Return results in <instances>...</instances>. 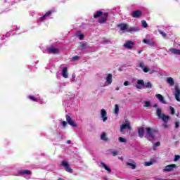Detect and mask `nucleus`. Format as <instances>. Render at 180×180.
Masks as SVG:
<instances>
[{
	"label": "nucleus",
	"mask_w": 180,
	"mask_h": 180,
	"mask_svg": "<svg viewBox=\"0 0 180 180\" xmlns=\"http://www.w3.org/2000/svg\"><path fill=\"white\" fill-rule=\"evenodd\" d=\"M49 53H52V54H58L60 53V51L58 49L54 47V46H51L47 49Z\"/></svg>",
	"instance_id": "9"
},
{
	"label": "nucleus",
	"mask_w": 180,
	"mask_h": 180,
	"mask_svg": "<svg viewBox=\"0 0 180 180\" xmlns=\"http://www.w3.org/2000/svg\"><path fill=\"white\" fill-rule=\"evenodd\" d=\"M58 180H64L63 178H59Z\"/></svg>",
	"instance_id": "54"
},
{
	"label": "nucleus",
	"mask_w": 180,
	"mask_h": 180,
	"mask_svg": "<svg viewBox=\"0 0 180 180\" xmlns=\"http://www.w3.org/2000/svg\"><path fill=\"white\" fill-rule=\"evenodd\" d=\"M146 130V133L148 136H153V133H157V129L147 127L144 128L143 127H141L138 128V134L139 136H144V131Z\"/></svg>",
	"instance_id": "1"
},
{
	"label": "nucleus",
	"mask_w": 180,
	"mask_h": 180,
	"mask_svg": "<svg viewBox=\"0 0 180 180\" xmlns=\"http://www.w3.org/2000/svg\"><path fill=\"white\" fill-rule=\"evenodd\" d=\"M139 65L141 68H144V63L143 62H141Z\"/></svg>",
	"instance_id": "42"
},
{
	"label": "nucleus",
	"mask_w": 180,
	"mask_h": 180,
	"mask_svg": "<svg viewBox=\"0 0 180 180\" xmlns=\"http://www.w3.org/2000/svg\"><path fill=\"white\" fill-rule=\"evenodd\" d=\"M159 32L162 34V36L163 37H165L167 36V34H165V32H162V31H159Z\"/></svg>",
	"instance_id": "41"
},
{
	"label": "nucleus",
	"mask_w": 180,
	"mask_h": 180,
	"mask_svg": "<svg viewBox=\"0 0 180 180\" xmlns=\"http://www.w3.org/2000/svg\"><path fill=\"white\" fill-rule=\"evenodd\" d=\"M143 86H145V88L151 89L153 88V84H151V82H148L147 83L144 84Z\"/></svg>",
	"instance_id": "26"
},
{
	"label": "nucleus",
	"mask_w": 180,
	"mask_h": 180,
	"mask_svg": "<svg viewBox=\"0 0 180 180\" xmlns=\"http://www.w3.org/2000/svg\"><path fill=\"white\" fill-rule=\"evenodd\" d=\"M66 143H67V144H71V140H68V141H66Z\"/></svg>",
	"instance_id": "47"
},
{
	"label": "nucleus",
	"mask_w": 180,
	"mask_h": 180,
	"mask_svg": "<svg viewBox=\"0 0 180 180\" xmlns=\"http://www.w3.org/2000/svg\"><path fill=\"white\" fill-rule=\"evenodd\" d=\"M156 180H167V179H157Z\"/></svg>",
	"instance_id": "53"
},
{
	"label": "nucleus",
	"mask_w": 180,
	"mask_h": 180,
	"mask_svg": "<svg viewBox=\"0 0 180 180\" xmlns=\"http://www.w3.org/2000/svg\"><path fill=\"white\" fill-rule=\"evenodd\" d=\"M66 121L70 124V126H72V127H77L78 125L77 124V122L70 115H66Z\"/></svg>",
	"instance_id": "6"
},
{
	"label": "nucleus",
	"mask_w": 180,
	"mask_h": 180,
	"mask_svg": "<svg viewBox=\"0 0 180 180\" xmlns=\"http://www.w3.org/2000/svg\"><path fill=\"white\" fill-rule=\"evenodd\" d=\"M131 162V163H130ZM130 162H127L126 165L128 167H131V169H136V162L134 160H130Z\"/></svg>",
	"instance_id": "18"
},
{
	"label": "nucleus",
	"mask_w": 180,
	"mask_h": 180,
	"mask_svg": "<svg viewBox=\"0 0 180 180\" xmlns=\"http://www.w3.org/2000/svg\"><path fill=\"white\" fill-rule=\"evenodd\" d=\"M160 146H161V143L158 141L153 145V147L154 148H156V147H160Z\"/></svg>",
	"instance_id": "35"
},
{
	"label": "nucleus",
	"mask_w": 180,
	"mask_h": 180,
	"mask_svg": "<svg viewBox=\"0 0 180 180\" xmlns=\"http://www.w3.org/2000/svg\"><path fill=\"white\" fill-rule=\"evenodd\" d=\"M179 158H180V155H174V161L176 162V161H178V160H179Z\"/></svg>",
	"instance_id": "37"
},
{
	"label": "nucleus",
	"mask_w": 180,
	"mask_h": 180,
	"mask_svg": "<svg viewBox=\"0 0 180 180\" xmlns=\"http://www.w3.org/2000/svg\"><path fill=\"white\" fill-rule=\"evenodd\" d=\"M101 136H106V134H105V132H103V133L101 134Z\"/></svg>",
	"instance_id": "51"
},
{
	"label": "nucleus",
	"mask_w": 180,
	"mask_h": 180,
	"mask_svg": "<svg viewBox=\"0 0 180 180\" xmlns=\"http://www.w3.org/2000/svg\"><path fill=\"white\" fill-rule=\"evenodd\" d=\"M101 140H103V141H108L109 139L106 136H101Z\"/></svg>",
	"instance_id": "29"
},
{
	"label": "nucleus",
	"mask_w": 180,
	"mask_h": 180,
	"mask_svg": "<svg viewBox=\"0 0 180 180\" xmlns=\"http://www.w3.org/2000/svg\"><path fill=\"white\" fill-rule=\"evenodd\" d=\"M170 111H171V114L172 115H175V109L173 108V107L170 106L169 107Z\"/></svg>",
	"instance_id": "34"
},
{
	"label": "nucleus",
	"mask_w": 180,
	"mask_h": 180,
	"mask_svg": "<svg viewBox=\"0 0 180 180\" xmlns=\"http://www.w3.org/2000/svg\"><path fill=\"white\" fill-rule=\"evenodd\" d=\"M143 42L145 43V44H148L149 46H151L152 47H154L155 46V43L151 39H143Z\"/></svg>",
	"instance_id": "16"
},
{
	"label": "nucleus",
	"mask_w": 180,
	"mask_h": 180,
	"mask_svg": "<svg viewBox=\"0 0 180 180\" xmlns=\"http://www.w3.org/2000/svg\"><path fill=\"white\" fill-rule=\"evenodd\" d=\"M72 78H75V75H72Z\"/></svg>",
	"instance_id": "55"
},
{
	"label": "nucleus",
	"mask_w": 180,
	"mask_h": 180,
	"mask_svg": "<svg viewBox=\"0 0 180 180\" xmlns=\"http://www.w3.org/2000/svg\"><path fill=\"white\" fill-rule=\"evenodd\" d=\"M124 86H127L129 85V82L128 81H125L124 82Z\"/></svg>",
	"instance_id": "46"
},
{
	"label": "nucleus",
	"mask_w": 180,
	"mask_h": 180,
	"mask_svg": "<svg viewBox=\"0 0 180 180\" xmlns=\"http://www.w3.org/2000/svg\"><path fill=\"white\" fill-rule=\"evenodd\" d=\"M30 99H31V101H34V102H37V98H34L33 96H30Z\"/></svg>",
	"instance_id": "38"
},
{
	"label": "nucleus",
	"mask_w": 180,
	"mask_h": 180,
	"mask_svg": "<svg viewBox=\"0 0 180 180\" xmlns=\"http://www.w3.org/2000/svg\"><path fill=\"white\" fill-rule=\"evenodd\" d=\"M169 51L172 54H175L176 56H180V49H176L171 48V49H169Z\"/></svg>",
	"instance_id": "17"
},
{
	"label": "nucleus",
	"mask_w": 180,
	"mask_h": 180,
	"mask_svg": "<svg viewBox=\"0 0 180 180\" xmlns=\"http://www.w3.org/2000/svg\"><path fill=\"white\" fill-rule=\"evenodd\" d=\"M81 47L82 49H86V44H82Z\"/></svg>",
	"instance_id": "43"
},
{
	"label": "nucleus",
	"mask_w": 180,
	"mask_h": 180,
	"mask_svg": "<svg viewBox=\"0 0 180 180\" xmlns=\"http://www.w3.org/2000/svg\"><path fill=\"white\" fill-rule=\"evenodd\" d=\"M111 154H112V157H116V155H117V151H116V150L112 151Z\"/></svg>",
	"instance_id": "39"
},
{
	"label": "nucleus",
	"mask_w": 180,
	"mask_h": 180,
	"mask_svg": "<svg viewBox=\"0 0 180 180\" xmlns=\"http://www.w3.org/2000/svg\"><path fill=\"white\" fill-rule=\"evenodd\" d=\"M62 165L65 167V171H67V172H70V174H72V169L70 168V165H68V162H62Z\"/></svg>",
	"instance_id": "12"
},
{
	"label": "nucleus",
	"mask_w": 180,
	"mask_h": 180,
	"mask_svg": "<svg viewBox=\"0 0 180 180\" xmlns=\"http://www.w3.org/2000/svg\"><path fill=\"white\" fill-rule=\"evenodd\" d=\"M120 130L122 134H124L126 131L129 132L131 131V124L130 121L129 120H125L124 122L121 124Z\"/></svg>",
	"instance_id": "4"
},
{
	"label": "nucleus",
	"mask_w": 180,
	"mask_h": 180,
	"mask_svg": "<svg viewBox=\"0 0 180 180\" xmlns=\"http://www.w3.org/2000/svg\"><path fill=\"white\" fill-rule=\"evenodd\" d=\"M116 91H119V88H117V89H116Z\"/></svg>",
	"instance_id": "56"
},
{
	"label": "nucleus",
	"mask_w": 180,
	"mask_h": 180,
	"mask_svg": "<svg viewBox=\"0 0 180 180\" xmlns=\"http://www.w3.org/2000/svg\"><path fill=\"white\" fill-rule=\"evenodd\" d=\"M77 37H79V40H84V35L81 33V31L77 32Z\"/></svg>",
	"instance_id": "25"
},
{
	"label": "nucleus",
	"mask_w": 180,
	"mask_h": 180,
	"mask_svg": "<svg viewBox=\"0 0 180 180\" xmlns=\"http://www.w3.org/2000/svg\"><path fill=\"white\" fill-rule=\"evenodd\" d=\"M142 52H143V50L138 51L139 54H141Z\"/></svg>",
	"instance_id": "50"
},
{
	"label": "nucleus",
	"mask_w": 180,
	"mask_h": 180,
	"mask_svg": "<svg viewBox=\"0 0 180 180\" xmlns=\"http://www.w3.org/2000/svg\"><path fill=\"white\" fill-rule=\"evenodd\" d=\"M109 14L108 13H104L102 11H97L94 15V18L96 19L97 18H101L98 20L99 23H105L108 19V16Z\"/></svg>",
	"instance_id": "5"
},
{
	"label": "nucleus",
	"mask_w": 180,
	"mask_h": 180,
	"mask_svg": "<svg viewBox=\"0 0 180 180\" xmlns=\"http://www.w3.org/2000/svg\"><path fill=\"white\" fill-rule=\"evenodd\" d=\"M53 12H54V11L51 10V11H48L46 13H45V15H44L42 17H41V18H40L41 22H43L46 19V18H49V16L50 15H51L53 13Z\"/></svg>",
	"instance_id": "15"
},
{
	"label": "nucleus",
	"mask_w": 180,
	"mask_h": 180,
	"mask_svg": "<svg viewBox=\"0 0 180 180\" xmlns=\"http://www.w3.org/2000/svg\"><path fill=\"white\" fill-rule=\"evenodd\" d=\"M136 88H138V89H141V86L139 85L136 86Z\"/></svg>",
	"instance_id": "49"
},
{
	"label": "nucleus",
	"mask_w": 180,
	"mask_h": 180,
	"mask_svg": "<svg viewBox=\"0 0 180 180\" xmlns=\"http://www.w3.org/2000/svg\"><path fill=\"white\" fill-rule=\"evenodd\" d=\"M79 56H75L72 58V61H77V60H79Z\"/></svg>",
	"instance_id": "40"
},
{
	"label": "nucleus",
	"mask_w": 180,
	"mask_h": 180,
	"mask_svg": "<svg viewBox=\"0 0 180 180\" xmlns=\"http://www.w3.org/2000/svg\"><path fill=\"white\" fill-rule=\"evenodd\" d=\"M114 113L115 115H119V105L116 104L115 105V110H114Z\"/></svg>",
	"instance_id": "27"
},
{
	"label": "nucleus",
	"mask_w": 180,
	"mask_h": 180,
	"mask_svg": "<svg viewBox=\"0 0 180 180\" xmlns=\"http://www.w3.org/2000/svg\"><path fill=\"white\" fill-rule=\"evenodd\" d=\"M143 103V108H150L151 106V101H144Z\"/></svg>",
	"instance_id": "24"
},
{
	"label": "nucleus",
	"mask_w": 180,
	"mask_h": 180,
	"mask_svg": "<svg viewBox=\"0 0 180 180\" xmlns=\"http://www.w3.org/2000/svg\"><path fill=\"white\" fill-rule=\"evenodd\" d=\"M62 76L63 78H68V70L66 67L63 68L62 70Z\"/></svg>",
	"instance_id": "20"
},
{
	"label": "nucleus",
	"mask_w": 180,
	"mask_h": 180,
	"mask_svg": "<svg viewBox=\"0 0 180 180\" xmlns=\"http://www.w3.org/2000/svg\"><path fill=\"white\" fill-rule=\"evenodd\" d=\"M101 118L103 119V122H106L108 120V112L105 109H102L101 111Z\"/></svg>",
	"instance_id": "11"
},
{
	"label": "nucleus",
	"mask_w": 180,
	"mask_h": 180,
	"mask_svg": "<svg viewBox=\"0 0 180 180\" xmlns=\"http://www.w3.org/2000/svg\"><path fill=\"white\" fill-rule=\"evenodd\" d=\"M133 46H134V42L131 41H127L124 44V46L126 49H129V50H131L133 49Z\"/></svg>",
	"instance_id": "13"
},
{
	"label": "nucleus",
	"mask_w": 180,
	"mask_h": 180,
	"mask_svg": "<svg viewBox=\"0 0 180 180\" xmlns=\"http://www.w3.org/2000/svg\"><path fill=\"white\" fill-rule=\"evenodd\" d=\"M141 23H142V27H148V25L147 24V22H146V20H143L141 21Z\"/></svg>",
	"instance_id": "28"
},
{
	"label": "nucleus",
	"mask_w": 180,
	"mask_h": 180,
	"mask_svg": "<svg viewBox=\"0 0 180 180\" xmlns=\"http://www.w3.org/2000/svg\"><path fill=\"white\" fill-rule=\"evenodd\" d=\"M155 136H146L147 140H149V141H153L154 140Z\"/></svg>",
	"instance_id": "30"
},
{
	"label": "nucleus",
	"mask_w": 180,
	"mask_h": 180,
	"mask_svg": "<svg viewBox=\"0 0 180 180\" xmlns=\"http://www.w3.org/2000/svg\"><path fill=\"white\" fill-rule=\"evenodd\" d=\"M141 15V11H140V10H137L131 13L132 18H140Z\"/></svg>",
	"instance_id": "14"
},
{
	"label": "nucleus",
	"mask_w": 180,
	"mask_h": 180,
	"mask_svg": "<svg viewBox=\"0 0 180 180\" xmlns=\"http://www.w3.org/2000/svg\"><path fill=\"white\" fill-rule=\"evenodd\" d=\"M62 126L63 127H65V126H67V122H65V121L62 122Z\"/></svg>",
	"instance_id": "44"
},
{
	"label": "nucleus",
	"mask_w": 180,
	"mask_h": 180,
	"mask_svg": "<svg viewBox=\"0 0 180 180\" xmlns=\"http://www.w3.org/2000/svg\"><path fill=\"white\" fill-rule=\"evenodd\" d=\"M143 72H148V71H150V68L145 67L143 68Z\"/></svg>",
	"instance_id": "36"
},
{
	"label": "nucleus",
	"mask_w": 180,
	"mask_h": 180,
	"mask_svg": "<svg viewBox=\"0 0 180 180\" xmlns=\"http://www.w3.org/2000/svg\"><path fill=\"white\" fill-rule=\"evenodd\" d=\"M20 175H32V172L30 170L22 169L19 171Z\"/></svg>",
	"instance_id": "19"
},
{
	"label": "nucleus",
	"mask_w": 180,
	"mask_h": 180,
	"mask_svg": "<svg viewBox=\"0 0 180 180\" xmlns=\"http://www.w3.org/2000/svg\"><path fill=\"white\" fill-rule=\"evenodd\" d=\"M167 82L170 86H174L175 85V82L172 77H168L167 79Z\"/></svg>",
	"instance_id": "22"
},
{
	"label": "nucleus",
	"mask_w": 180,
	"mask_h": 180,
	"mask_svg": "<svg viewBox=\"0 0 180 180\" xmlns=\"http://www.w3.org/2000/svg\"><path fill=\"white\" fill-rule=\"evenodd\" d=\"M158 104L155 103L153 105V108H158Z\"/></svg>",
	"instance_id": "48"
},
{
	"label": "nucleus",
	"mask_w": 180,
	"mask_h": 180,
	"mask_svg": "<svg viewBox=\"0 0 180 180\" xmlns=\"http://www.w3.org/2000/svg\"><path fill=\"white\" fill-rule=\"evenodd\" d=\"M175 127L178 129L179 127V122H175Z\"/></svg>",
	"instance_id": "45"
},
{
	"label": "nucleus",
	"mask_w": 180,
	"mask_h": 180,
	"mask_svg": "<svg viewBox=\"0 0 180 180\" xmlns=\"http://www.w3.org/2000/svg\"><path fill=\"white\" fill-rule=\"evenodd\" d=\"M156 115L159 119H162L165 123L163 124V126L165 127H167V122L169 120V116L165 115L164 113H162V110L161 108H158L156 110Z\"/></svg>",
	"instance_id": "3"
},
{
	"label": "nucleus",
	"mask_w": 180,
	"mask_h": 180,
	"mask_svg": "<svg viewBox=\"0 0 180 180\" xmlns=\"http://www.w3.org/2000/svg\"><path fill=\"white\" fill-rule=\"evenodd\" d=\"M118 26L122 33H124V32L131 33L132 32H139V30H140V28L137 27H129V25L127 24H120Z\"/></svg>",
	"instance_id": "2"
},
{
	"label": "nucleus",
	"mask_w": 180,
	"mask_h": 180,
	"mask_svg": "<svg viewBox=\"0 0 180 180\" xmlns=\"http://www.w3.org/2000/svg\"><path fill=\"white\" fill-rule=\"evenodd\" d=\"M155 98L158 99L159 102L160 103H163V105H167V101H165V99L164 98V96L161 94H156Z\"/></svg>",
	"instance_id": "10"
},
{
	"label": "nucleus",
	"mask_w": 180,
	"mask_h": 180,
	"mask_svg": "<svg viewBox=\"0 0 180 180\" xmlns=\"http://www.w3.org/2000/svg\"><path fill=\"white\" fill-rule=\"evenodd\" d=\"M137 84L139 85H142V86H144V81H143V80H138Z\"/></svg>",
	"instance_id": "33"
},
{
	"label": "nucleus",
	"mask_w": 180,
	"mask_h": 180,
	"mask_svg": "<svg viewBox=\"0 0 180 180\" xmlns=\"http://www.w3.org/2000/svg\"><path fill=\"white\" fill-rule=\"evenodd\" d=\"M174 168H176V165L172 164L169 165L165 167V168L163 169V172H171L174 171Z\"/></svg>",
	"instance_id": "7"
},
{
	"label": "nucleus",
	"mask_w": 180,
	"mask_h": 180,
	"mask_svg": "<svg viewBox=\"0 0 180 180\" xmlns=\"http://www.w3.org/2000/svg\"><path fill=\"white\" fill-rule=\"evenodd\" d=\"M174 96L177 102H180V89L178 86H175Z\"/></svg>",
	"instance_id": "8"
},
{
	"label": "nucleus",
	"mask_w": 180,
	"mask_h": 180,
	"mask_svg": "<svg viewBox=\"0 0 180 180\" xmlns=\"http://www.w3.org/2000/svg\"><path fill=\"white\" fill-rule=\"evenodd\" d=\"M101 165L103 169H105V171L109 172V174L112 173V169L109 168V167H108V165H106V164H105L103 162H101Z\"/></svg>",
	"instance_id": "21"
},
{
	"label": "nucleus",
	"mask_w": 180,
	"mask_h": 180,
	"mask_svg": "<svg viewBox=\"0 0 180 180\" xmlns=\"http://www.w3.org/2000/svg\"><path fill=\"white\" fill-rule=\"evenodd\" d=\"M136 180H140V179H136Z\"/></svg>",
	"instance_id": "57"
},
{
	"label": "nucleus",
	"mask_w": 180,
	"mask_h": 180,
	"mask_svg": "<svg viewBox=\"0 0 180 180\" xmlns=\"http://www.w3.org/2000/svg\"><path fill=\"white\" fill-rule=\"evenodd\" d=\"M105 84H108V85H110L112 84V74H108L107 77L105 78Z\"/></svg>",
	"instance_id": "23"
},
{
	"label": "nucleus",
	"mask_w": 180,
	"mask_h": 180,
	"mask_svg": "<svg viewBox=\"0 0 180 180\" xmlns=\"http://www.w3.org/2000/svg\"><path fill=\"white\" fill-rule=\"evenodd\" d=\"M119 159L123 161V157L119 158Z\"/></svg>",
	"instance_id": "52"
},
{
	"label": "nucleus",
	"mask_w": 180,
	"mask_h": 180,
	"mask_svg": "<svg viewBox=\"0 0 180 180\" xmlns=\"http://www.w3.org/2000/svg\"><path fill=\"white\" fill-rule=\"evenodd\" d=\"M153 162H145V167H150V165H153Z\"/></svg>",
	"instance_id": "32"
},
{
	"label": "nucleus",
	"mask_w": 180,
	"mask_h": 180,
	"mask_svg": "<svg viewBox=\"0 0 180 180\" xmlns=\"http://www.w3.org/2000/svg\"><path fill=\"white\" fill-rule=\"evenodd\" d=\"M118 140H119V141H120V143H126V141H127L126 139H124L123 137H119Z\"/></svg>",
	"instance_id": "31"
}]
</instances>
